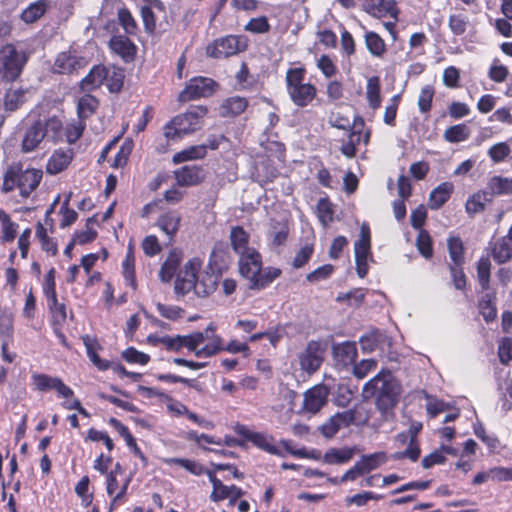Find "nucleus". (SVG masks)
I'll use <instances>...</instances> for the list:
<instances>
[{
  "instance_id": "f257e3e1",
  "label": "nucleus",
  "mask_w": 512,
  "mask_h": 512,
  "mask_svg": "<svg viewBox=\"0 0 512 512\" xmlns=\"http://www.w3.org/2000/svg\"><path fill=\"white\" fill-rule=\"evenodd\" d=\"M401 385L388 370H381L363 387L365 398H375L377 407L385 412L398 403Z\"/></svg>"
},
{
  "instance_id": "f03ea898",
  "label": "nucleus",
  "mask_w": 512,
  "mask_h": 512,
  "mask_svg": "<svg viewBox=\"0 0 512 512\" xmlns=\"http://www.w3.org/2000/svg\"><path fill=\"white\" fill-rule=\"evenodd\" d=\"M215 331L216 327L211 323L203 332L183 335L182 347L192 351L196 357H211L222 349V338Z\"/></svg>"
},
{
  "instance_id": "7ed1b4c3",
  "label": "nucleus",
  "mask_w": 512,
  "mask_h": 512,
  "mask_svg": "<svg viewBox=\"0 0 512 512\" xmlns=\"http://www.w3.org/2000/svg\"><path fill=\"white\" fill-rule=\"evenodd\" d=\"M25 63V54L19 52L14 45L6 44L0 49V76L3 80L13 81L18 78Z\"/></svg>"
},
{
  "instance_id": "20e7f679",
  "label": "nucleus",
  "mask_w": 512,
  "mask_h": 512,
  "mask_svg": "<svg viewBox=\"0 0 512 512\" xmlns=\"http://www.w3.org/2000/svg\"><path fill=\"white\" fill-rule=\"evenodd\" d=\"M239 272L249 281V287L252 285H261L263 280L259 278L262 269V258L257 249L248 250L241 255L238 260Z\"/></svg>"
},
{
  "instance_id": "39448f33",
  "label": "nucleus",
  "mask_w": 512,
  "mask_h": 512,
  "mask_svg": "<svg viewBox=\"0 0 512 512\" xmlns=\"http://www.w3.org/2000/svg\"><path fill=\"white\" fill-rule=\"evenodd\" d=\"M216 86V82L211 78L195 77L180 92L178 100L180 102H188L202 97H209L214 93Z\"/></svg>"
},
{
  "instance_id": "423d86ee",
  "label": "nucleus",
  "mask_w": 512,
  "mask_h": 512,
  "mask_svg": "<svg viewBox=\"0 0 512 512\" xmlns=\"http://www.w3.org/2000/svg\"><path fill=\"white\" fill-rule=\"evenodd\" d=\"M303 70L290 69V98L300 107L307 106L316 96V87L312 84H293L302 79Z\"/></svg>"
},
{
  "instance_id": "0eeeda50",
  "label": "nucleus",
  "mask_w": 512,
  "mask_h": 512,
  "mask_svg": "<svg viewBox=\"0 0 512 512\" xmlns=\"http://www.w3.org/2000/svg\"><path fill=\"white\" fill-rule=\"evenodd\" d=\"M246 48L245 41L242 38L229 35L216 39L207 46V54L213 58H227Z\"/></svg>"
},
{
  "instance_id": "6e6552de",
  "label": "nucleus",
  "mask_w": 512,
  "mask_h": 512,
  "mask_svg": "<svg viewBox=\"0 0 512 512\" xmlns=\"http://www.w3.org/2000/svg\"><path fill=\"white\" fill-rule=\"evenodd\" d=\"M356 269L359 277L363 278L368 272V259L370 253V229L367 224H362L359 239L354 244Z\"/></svg>"
},
{
  "instance_id": "1a4fd4ad",
  "label": "nucleus",
  "mask_w": 512,
  "mask_h": 512,
  "mask_svg": "<svg viewBox=\"0 0 512 512\" xmlns=\"http://www.w3.org/2000/svg\"><path fill=\"white\" fill-rule=\"evenodd\" d=\"M202 266V261L195 257L190 259L185 265L183 270L178 275L174 290L177 295L184 296L191 290L196 283L197 274Z\"/></svg>"
},
{
  "instance_id": "9d476101",
  "label": "nucleus",
  "mask_w": 512,
  "mask_h": 512,
  "mask_svg": "<svg viewBox=\"0 0 512 512\" xmlns=\"http://www.w3.org/2000/svg\"><path fill=\"white\" fill-rule=\"evenodd\" d=\"M207 111V108L204 106L194 107L183 114L175 116L173 124L178 126V132H181L183 136L193 133L201 128L202 118L207 114Z\"/></svg>"
},
{
  "instance_id": "9b49d317",
  "label": "nucleus",
  "mask_w": 512,
  "mask_h": 512,
  "mask_svg": "<svg viewBox=\"0 0 512 512\" xmlns=\"http://www.w3.org/2000/svg\"><path fill=\"white\" fill-rule=\"evenodd\" d=\"M31 378L32 384L37 391L46 392L55 390L60 397L65 399L71 398L74 395L73 390L58 377H52L42 373H33Z\"/></svg>"
},
{
  "instance_id": "f8f14e48",
  "label": "nucleus",
  "mask_w": 512,
  "mask_h": 512,
  "mask_svg": "<svg viewBox=\"0 0 512 512\" xmlns=\"http://www.w3.org/2000/svg\"><path fill=\"white\" fill-rule=\"evenodd\" d=\"M329 389L323 384H318L303 394L302 411L315 414L327 403Z\"/></svg>"
},
{
  "instance_id": "ddd939ff",
  "label": "nucleus",
  "mask_w": 512,
  "mask_h": 512,
  "mask_svg": "<svg viewBox=\"0 0 512 512\" xmlns=\"http://www.w3.org/2000/svg\"><path fill=\"white\" fill-rule=\"evenodd\" d=\"M355 414L354 410H347L332 415L319 427L321 434L328 439L334 437L341 428L355 421Z\"/></svg>"
},
{
  "instance_id": "4468645a",
  "label": "nucleus",
  "mask_w": 512,
  "mask_h": 512,
  "mask_svg": "<svg viewBox=\"0 0 512 512\" xmlns=\"http://www.w3.org/2000/svg\"><path fill=\"white\" fill-rule=\"evenodd\" d=\"M302 370L311 374L319 369L323 362V350L318 342H310L299 356Z\"/></svg>"
},
{
  "instance_id": "2eb2a0df",
  "label": "nucleus",
  "mask_w": 512,
  "mask_h": 512,
  "mask_svg": "<svg viewBox=\"0 0 512 512\" xmlns=\"http://www.w3.org/2000/svg\"><path fill=\"white\" fill-rule=\"evenodd\" d=\"M235 432L253 445L269 453L276 454L277 449L272 443V439L265 434L251 431L247 426L238 424L235 426Z\"/></svg>"
},
{
  "instance_id": "dca6fc26",
  "label": "nucleus",
  "mask_w": 512,
  "mask_h": 512,
  "mask_svg": "<svg viewBox=\"0 0 512 512\" xmlns=\"http://www.w3.org/2000/svg\"><path fill=\"white\" fill-rule=\"evenodd\" d=\"M109 48L127 63L133 61L137 53L136 45L125 35H114L109 41Z\"/></svg>"
},
{
  "instance_id": "f3484780",
  "label": "nucleus",
  "mask_w": 512,
  "mask_h": 512,
  "mask_svg": "<svg viewBox=\"0 0 512 512\" xmlns=\"http://www.w3.org/2000/svg\"><path fill=\"white\" fill-rule=\"evenodd\" d=\"M88 60L85 57L78 56L75 52H62L55 61V67L59 73H72L85 68Z\"/></svg>"
},
{
  "instance_id": "a211bd4d",
  "label": "nucleus",
  "mask_w": 512,
  "mask_h": 512,
  "mask_svg": "<svg viewBox=\"0 0 512 512\" xmlns=\"http://www.w3.org/2000/svg\"><path fill=\"white\" fill-rule=\"evenodd\" d=\"M42 179V172L36 169H28L17 172V187L22 197H28L34 191Z\"/></svg>"
},
{
  "instance_id": "6ab92c4d",
  "label": "nucleus",
  "mask_w": 512,
  "mask_h": 512,
  "mask_svg": "<svg viewBox=\"0 0 512 512\" xmlns=\"http://www.w3.org/2000/svg\"><path fill=\"white\" fill-rule=\"evenodd\" d=\"M333 358L338 366L347 367L355 363L357 348L355 342H343L335 344L332 348Z\"/></svg>"
},
{
  "instance_id": "aec40b11",
  "label": "nucleus",
  "mask_w": 512,
  "mask_h": 512,
  "mask_svg": "<svg viewBox=\"0 0 512 512\" xmlns=\"http://www.w3.org/2000/svg\"><path fill=\"white\" fill-rule=\"evenodd\" d=\"M176 182L179 186H195L204 179L202 169L197 165H185L174 172Z\"/></svg>"
},
{
  "instance_id": "412c9836",
  "label": "nucleus",
  "mask_w": 512,
  "mask_h": 512,
  "mask_svg": "<svg viewBox=\"0 0 512 512\" xmlns=\"http://www.w3.org/2000/svg\"><path fill=\"white\" fill-rule=\"evenodd\" d=\"M230 244L233 251L240 257L255 248L250 245V235L241 226H233L229 234Z\"/></svg>"
},
{
  "instance_id": "4be33fe9",
  "label": "nucleus",
  "mask_w": 512,
  "mask_h": 512,
  "mask_svg": "<svg viewBox=\"0 0 512 512\" xmlns=\"http://www.w3.org/2000/svg\"><path fill=\"white\" fill-rule=\"evenodd\" d=\"M288 238V226L286 221L281 222L271 219V230L269 232V246L272 250L280 252Z\"/></svg>"
},
{
  "instance_id": "5701e85b",
  "label": "nucleus",
  "mask_w": 512,
  "mask_h": 512,
  "mask_svg": "<svg viewBox=\"0 0 512 512\" xmlns=\"http://www.w3.org/2000/svg\"><path fill=\"white\" fill-rule=\"evenodd\" d=\"M45 139V132L42 121L38 120L25 132L22 140V150L25 153L31 152Z\"/></svg>"
},
{
  "instance_id": "b1692460",
  "label": "nucleus",
  "mask_w": 512,
  "mask_h": 512,
  "mask_svg": "<svg viewBox=\"0 0 512 512\" xmlns=\"http://www.w3.org/2000/svg\"><path fill=\"white\" fill-rule=\"evenodd\" d=\"M454 190L451 182H443L433 189L429 195L428 206L432 210L441 208L450 198Z\"/></svg>"
},
{
  "instance_id": "393cba45",
  "label": "nucleus",
  "mask_w": 512,
  "mask_h": 512,
  "mask_svg": "<svg viewBox=\"0 0 512 512\" xmlns=\"http://www.w3.org/2000/svg\"><path fill=\"white\" fill-rule=\"evenodd\" d=\"M355 448H329L322 456V461L329 465L344 464L354 456Z\"/></svg>"
},
{
  "instance_id": "a878e982",
  "label": "nucleus",
  "mask_w": 512,
  "mask_h": 512,
  "mask_svg": "<svg viewBox=\"0 0 512 512\" xmlns=\"http://www.w3.org/2000/svg\"><path fill=\"white\" fill-rule=\"evenodd\" d=\"M109 71L105 66H94L89 74L81 81V88L83 90H91L102 85L104 80L108 79Z\"/></svg>"
},
{
  "instance_id": "bb28decb",
  "label": "nucleus",
  "mask_w": 512,
  "mask_h": 512,
  "mask_svg": "<svg viewBox=\"0 0 512 512\" xmlns=\"http://www.w3.org/2000/svg\"><path fill=\"white\" fill-rule=\"evenodd\" d=\"M217 485L218 487L213 490L210 495V499L214 502H219L229 498L230 504H234L238 498L244 495L243 490L235 485L227 486L222 482Z\"/></svg>"
},
{
  "instance_id": "cd10ccee",
  "label": "nucleus",
  "mask_w": 512,
  "mask_h": 512,
  "mask_svg": "<svg viewBox=\"0 0 512 512\" xmlns=\"http://www.w3.org/2000/svg\"><path fill=\"white\" fill-rule=\"evenodd\" d=\"M217 288V277L211 273H204L200 278H196L193 291L198 297H207Z\"/></svg>"
},
{
  "instance_id": "c85d7f7f",
  "label": "nucleus",
  "mask_w": 512,
  "mask_h": 512,
  "mask_svg": "<svg viewBox=\"0 0 512 512\" xmlns=\"http://www.w3.org/2000/svg\"><path fill=\"white\" fill-rule=\"evenodd\" d=\"M492 256L499 264L505 263L512 258V240L502 237L492 245Z\"/></svg>"
},
{
  "instance_id": "c756f323",
  "label": "nucleus",
  "mask_w": 512,
  "mask_h": 512,
  "mask_svg": "<svg viewBox=\"0 0 512 512\" xmlns=\"http://www.w3.org/2000/svg\"><path fill=\"white\" fill-rule=\"evenodd\" d=\"M248 106L245 98L234 96L225 100L220 106V114L223 117H231L241 114Z\"/></svg>"
},
{
  "instance_id": "7c9ffc66",
  "label": "nucleus",
  "mask_w": 512,
  "mask_h": 512,
  "mask_svg": "<svg viewBox=\"0 0 512 512\" xmlns=\"http://www.w3.org/2000/svg\"><path fill=\"white\" fill-rule=\"evenodd\" d=\"M182 256L178 251L171 252L161 266L159 277L163 282H169L181 262Z\"/></svg>"
},
{
  "instance_id": "2f4dec72",
  "label": "nucleus",
  "mask_w": 512,
  "mask_h": 512,
  "mask_svg": "<svg viewBox=\"0 0 512 512\" xmlns=\"http://www.w3.org/2000/svg\"><path fill=\"white\" fill-rule=\"evenodd\" d=\"M71 159L72 157L70 153L63 150H57L50 157L46 170L49 174H58L69 165Z\"/></svg>"
},
{
  "instance_id": "473e14b6",
  "label": "nucleus",
  "mask_w": 512,
  "mask_h": 512,
  "mask_svg": "<svg viewBox=\"0 0 512 512\" xmlns=\"http://www.w3.org/2000/svg\"><path fill=\"white\" fill-rule=\"evenodd\" d=\"M29 90L9 89L5 94L4 105L8 111H15L28 100Z\"/></svg>"
},
{
  "instance_id": "72a5a7b5",
  "label": "nucleus",
  "mask_w": 512,
  "mask_h": 512,
  "mask_svg": "<svg viewBox=\"0 0 512 512\" xmlns=\"http://www.w3.org/2000/svg\"><path fill=\"white\" fill-rule=\"evenodd\" d=\"M206 153H207V146H205V145L190 146V147L176 153L173 156L172 160L175 164H178V163H182L185 161L202 159L206 156Z\"/></svg>"
},
{
  "instance_id": "f704fd0d",
  "label": "nucleus",
  "mask_w": 512,
  "mask_h": 512,
  "mask_svg": "<svg viewBox=\"0 0 512 512\" xmlns=\"http://www.w3.org/2000/svg\"><path fill=\"white\" fill-rule=\"evenodd\" d=\"M490 201L486 192L479 191L471 195L465 204L466 213L474 216L485 210L486 203Z\"/></svg>"
},
{
  "instance_id": "c9c22d12",
  "label": "nucleus",
  "mask_w": 512,
  "mask_h": 512,
  "mask_svg": "<svg viewBox=\"0 0 512 512\" xmlns=\"http://www.w3.org/2000/svg\"><path fill=\"white\" fill-rule=\"evenodd\" d=\"M47 7L48 3L46 0H38L23 10L21 19L28 24L34 23L45 14Z\"/></svg>"
},
{
  "instance_id": "e433bc0d",
  "label": "nucleus",
  "mask_w": 512,
  "mask_h": 512,
  "mask_svg": "<svg viewBox=\"0 0 512 512\" xmlns=\"http://www.w3.org/2000/svg\"><path fill=\"white\" fill-rule=\"evenodd\" d=\"M257 112L264 131L272 128L278 122V116L273 111L271 104L266 100H263L258 105Z\"/></svg>"
},
{
  "instance_id": "4c0bfd02",
  "label": "nucleus",
  "mask_w": 512,
  "mask_h": 512,
  "mask_svg": "<svg viewBox=\"0 0 512 512\" xmlns=\"http://www.w3.org/2000/svg\"><path fill=\"white\" fill-rule=\"evenodd\" d=\"M487 188L493 195L512 194V178L493 176L487 184Z\"/></svg>"
},
{
  "instance_id": "58836bf2",
  "label": "nucleus",
  "mask_w": 512,
  "mask_h": 512,
  "mask_svg": "<svg viewBox=\"0 0 512 512\" xmlns=\"http://www.w3.org/2000/svg\"><path fill=\"white\" fill-rule=\"evenodd\" d=\"M162 462L168 466L177 465L196 476L202 475L205 472L200 463L187 458H163Z\"/></svg>"
},
{
  "instance_id": "ea45409f",
  "label": "nucleus",
  "mask_w": 512,
  "mask_h": 512,
  "mask_svg": "<svg viewBox=\"0 0 512 512\" xmlns=\"http://www.w3.org/2000/svg\"><path fill=\"white\" fill-rule=\"evenodd\" d=\"M470 133V128L466 124H457L447 128L443 138L449 143H459L467 140Z\"/></svg>"
},
{
  "instance_id": "a19ab883",
  "label": "nucleus",
  "mask_w": 512,
  "mask_h": 512,
  "mask_svg": "<svg viewBox=\"0 0 512 512\" xmlns=\"http://www.w3.org/2000/svg\"><path fill=\"white\" fill-rule=\"evenodd\" d=\"M180 224V217L175 213H166L159 217L157 226L166 234L170 239L178 231Z\"/></svg>"
},
{
  "instance_id": "79ce46f5",
  "label": "nucleus",
  "mask_w": 512,
  "mask_h": 512,
  "mask_svg": "<svg viewBox=\"0 0 512 512\" xmlns=\"http://www.w3.org/2000/svg\"><path fill=\"white\" fill-rule=\"evenodd\" d=\"M447 246L452 264L462 266L464 263V246L461 238L456 236L449 237Z\"/></svg>"
},
{
  "instance_id": "37998d69",
  "label": "nucleus",
  "mask_w": 512,
  "mask_h": 512,
  "mask_svg": "<svg viewBox=\"0 0 512 512\" xmlns=\"http://www.w3.org/2000/svg\"><path fill=\"white\" fill-rule=\"evenodd\" d=\"M366 97L369 106L372 109H377L381 104L380 97V80L377 76L370 77L366 85Z\"/></svg>"
},
{
  "instance_id": "c03bdc74",
  "label": "nucleus",
  "mask_w": 512,
  "mask_h": 512,
  "mask_svg": "<svg viewBox=\"0 0 512 512\" xmlns=\"http://www.w3.org/2000/svg\"><path fill=\"white\" fill-rule=\"evenodd\" d=\"M98 104V100L90 94H85L79 98L77 104V113L79 118L84 120L90 117L96 111Z\"/></svg>"
},
{
  "instance_id": "a18cd8bd",
  "label": "nucleus",
  "mask_w": 512,
  "mask_h": 512,
  "mask_svg": "<svg viewBox=\"0 0 512 512\" xmlns=\"http://www.w3.org/2000/svg\"><path fill=\"white\" fill-rule=\"evenodd\" d=\"M0 226L2 232V241H13L16 237L18 225L13 222L10 216L2 209H0Z\"/></svg>"
},
{
  "instance_id": "49530a36",
  "label": "nucleus",
  "mask_w": 512,
  "mask_h": 512,
  "mask_svg": "<svg viewBox=\"0 0 512 512\" xmlns=\"http://www.w3.org/2000/svg\"><path fill=\"white\" fill-rule=\"evenodd\" d=\"M365 44L368 51L375 57H382L386 52L384 40L375 32L365 34Z\"/></svg>"
},
{
  "instance_id": "de8ad7c7",
  "label": "nucleus",
  "mask_w": 512,
  "mask_h": 512,
  "mask_svg": "<svg viewBox=\"0 0 512 512\" xmlns=\"http://www.w3.org/2000/svg\"><path fill=\"white\" fill-rule=\"evenodd\" d=\"M386 462V455L383 452H377L369 455L363 456L359 461L358 464L362 468V471L364 473H368L372 470H375L380 465L384 464Z\"/></svg>"
},
{
  "instance_id": "09e8293b",
  "label": "nucleus",
  "mask_w": 512,
  "mask_h": 512,
  "mask_svg": "<svg viewBox=\"0 0 512 512\" xmlns=\"http://www.w3.org/2000/svg\"><path fill=\"white\" fill-rule=\"evenodd\" d=\"M384 341V334L378 330L372 331L359 339L363 352L370 353L374 351Z\"/></svg>"
},
{
  "instance_id": "8fccbe9b",
  "label": "nucleus",
  "mask_w": 512,
  "mask_h": 512,
  "mask_svg": "<svg viewBox=\"0 0 512 512\" xmlns=\"http://www.w3.org/2000/svg\"><path fill=\"white\" fill-rule=\"evenodd\" d=\"M362 134L358 129V125L354 124L353 131L349 134L347 142L343 143L341 146V152L348 158H352L356 154V145H358L361 141Z\"/></svg>"
},
{
  "instance_id": "3c124183",
  "label": "nucleus",
  "mask_w": 512,
  "mask_h": 512,
  "mask_svg": "<svg viewBox=\"0 0 512 512\" xmlns=\"http://www.w3.org/2000/svg\"><path fill=\"white\" fill-rule=\"evenodd\" d=\"M62 126V122L57 117H51L47 121L42 122L45 138L56 142L60 138Z\"/></svg>"
},
{
  "instance_id": "603ef678",
  "label": "nucleus",
  "mask_w": 512,
  "mask_h": 512,
  "mask_svg": "<svg viewBox=\"0 0 512 512\" xmlns=\"http://www.w3.org/2000/svg\"><path fill=\"white\" fill-rule=\"evenodd\" d=\"M491 263L489 257H481L477 264L478 281L483 290L489 288Z\"/></svg>"
},
{
  "instance_id": "864d4df0",
  "label": "nucleus",
  "mask_w": 512,
  "mask_h": 512,
  "mask_svg": "<svg viewBox=\"0 0 512 512\" xmlns=\"http://www.w3.org/2000/svg\"><path fill=\"white\" fill-rule=\"evenodd\" d=\"M84 345L86 347L87 356L91 360V362L99 369V370H107L109 368V363L106 360H102L95 351L96 342L90 339L88 336L83 338Z\"/></svg>"
},
{
  "instance_id": "5fc2aeb1",
  "label": "nucleus",
  "mask_w": 512,
  "mask_h": 512,
  "mask_svg": "<svg viewBox=\"0 0 512 512\" xmlns=\"http://www.w3.org/2000/svg\"><path fill=\"white\" fill-rule=\"evenodd\" d=\"M156 309L159 314L168 320L177 321L184 316L185 311L176 305H168L163 303H156Z\"/></svg>"
},
{
  "instance_id": "6e6d98bb",
  "label": "nucleus",
  "mask_w": 512,
  "mask_h": 512,
  "mask_svg": "<svg viewBox=\"0 0 512 512\" xmlns=\"http://www.w3.org/2000/svg\"><path fill=\"white\" fill-rule=\"evenodd\" d=\"M118 20L127 34L134 35L137 31V23L127 8L118 11Z\"/></svg>"
},
{
  "instance_id": "4d7b16f0",
  "label": "nucleus",
  "mask_w": 512,
  "mask_h": 512,
  "mask_svg": "<svg viewBox=\"0 0 512 512\" xmlns=\"http://www.w3.org/2000/svg\"><path fill=\"white\" fill-rule=\"evenodd\" d=\"M417 248L422 256L430 258L433 254L432 240L425 230H420L416 239Z\"/></svg>"
},
{
  "instance_id": "13d9d810",
  "label": "nucleus",
  "mask_w": 512,
  "mask_h": 512,
  "mask_svg": "<svg viewBox=\"0 0 512 512\" xmlns=\"http://www.w3.org/2000/svg\"><path fill=\"white\" fill-rule=\"evenodd\" d=\"M433 97L434 89L432 86L425 85L421 88L417 102L420 112L426 113L431 109Z\"/></svg>"
},
{
  "instance_id": "bf43d9fd",
  "label": "nucleus",
  "mask_w": 512,
  "mask_h": 512,
  "mask_svg": "<svg viewBox=\"0 0 512 512\" xmlns=\"http://www.w3.org/2000/svg\"><path fill=\"white\" fill-rule=\"evenodd\" d=\"M510 152V147L506 142H499L490 147L488 155L494 163H500L510 155Z\"/></svg>"
},
{
  "instance_id": "052dcab7",
  "label": "nucleus",
  "mask_w": 512,
  "mask_h": 512,
  "mask_svg": "<svg viewBox=\"0 0 512 512\" xmlns=\"http://www.w3.org/2000/svg\"><path fill=\"white\" fill-rule=\"evenodd\" d=\"M377 368V361L374 359H364L359 363L354 364L353 375L357 379L365 378L369 373L373 372Z\"/></svg>"
},
{
  "instance_id": "680f3d73",
  "label": "nucleus",
  "mask_w": 512,
  "mask_h": 512,
  "mask_svg": "<svg viewBox=\"0 0 512 512\" xmlns=\"http://www.w3.org/2000/svg\"><path fill=\"white\" fill-rule=\"evenodd\" d=\"M448 26L454 35H462L468 27V18L460 14L450 15Z\"/></svg>"
},
{
  "instance_id": "e2e57ef3",
  "label": "nucleus",
  "mask_w": 512,
  "mask_h": 512,
  "mask_svg": "<svg viewBox=\"0 0 512 512\" xmlns=\"http://www.w3.org/2000/svg\"><path fill=\"white\" fill-rule=\"evenodd\" d=\"M228 259V246L224 242L215 243L211 255L210 262L214 265L224 264Z\"/></svg>"
},
{
  "instance_id": "0e129e2a",
  "label": "nucleus",
  "mask_w": 512,
  "mask_h": 512,
  "mask_svg": "<svg viewBox=\"0 0 512 512\" xmlns=\"http://www.w3.org/2000/svg\"><path fill=\"white\" fill-rule=\"evenodd\" d=\"M49 309L53 316L54 323L60 324L66 319V306L63 303H59L57 296H55V302L51 298L47 299Z\"/></svg>"
},
{
  "instance_id": "69168bd1",
  "label": "nucleus",
  "mask_w": 512,
  "mask_h": 512,
  "mask_svg": "<svg viewBox=\"0 0 512 512\" xmlns=\"http://www.w3.org/2000/svg\"><path fill=\"white\" fill-rule=\"evenodd\" d=\"M122 357L129 363H138L145 365L149 362L150 356L143 352L136 350L133 347L127 348L123 353Z\"/></svg>"
},
{
  "instance_id": "338daca9",
  "label": "nucleus",
  "mask_w": 512,
  "mask_h": 512,
  "mask_svg": "<svg viewBox=\"0 0 512 512\" xmlns=\"http://www.w3.org/2000/svg\"><path fill=\"white\" fill-rule=\"evenodd\" d=\"M318 217L323 225L333 220V210L327 199H320L317 204Z\"/></svg>"
},
{
  "instance_id": "774afa93",
  "label": "nucleus",
  "mask_w": 512,
  "mask_h": 512,
  "mask_svg": "<svg viewBox=\"0 0 512 512\" xmlns=\"http://www.w3.org/2000/svg\"><path fill=\"white\" fill-rule=\"evenodd\" d=\"M498 355L502 364H508L512 360V339L503 338L499 348Z\"/></svg>"
}]
</instances>
